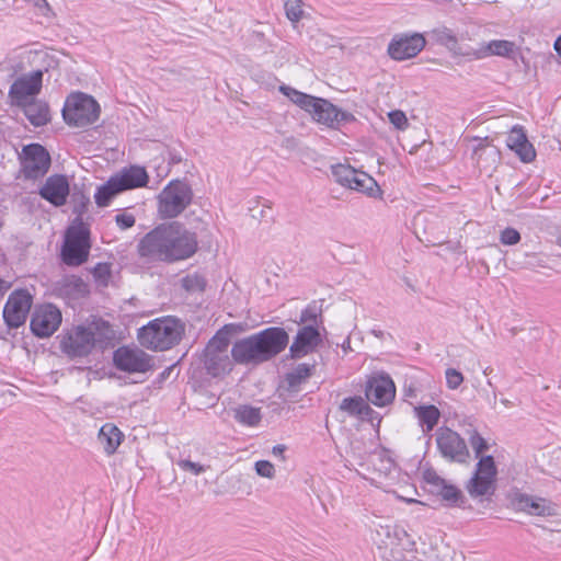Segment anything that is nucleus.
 I'll return each mask as SVG.
<instances>
[{
  "mask_svg": "<svg viewBox=\"0 0 561 561\" xmlns=\"http://www.w3.org/2000/svg\"><path fill=\"white\" fill-rule=\"evenodd\" d=\"M373 333L375 336L377 337H381L383 335V332L382 331H377V330H373Z\"/></svg>",
  "mask_w": 561,
  "mask_h": 561,
  "instance_id": "obj_58",
  "label": "nucleus"
},
{
  "mask_svg": "<svg viewBox=\"0 0 561 561\" xmlns=\"http://www.w3.org/2000/svg\"><path fill=\"white\" fill-rule=\"evenodd\" d=\"M288 341L289 336L283 328L271 327L237 341L230 353L237 364H260L282 353Z\"/></svg>",
  "mask_w": 561,
  "mask_h": 561,
  "instance_id": "obj_1",
  "label": "nucleus"
},
{
  "mask_svg": "<svg viewBox=\"0 0 561 561\" xmlns=\"http://www.w3.org/2000/svg\"><path fill=\"white\" fill-rule=\"evenodd\" d=\"M322 337L317 325H300L289 347L291 358H301L313 353L321 344Z\"/></svg>",
  "mask_w": 561,
  "mask_h": 561,
  "instance_id": "obj_20",
  "label": "nucleus"
},
{
  "mask_svg": "<svg viewBox=\"0 0 561 561\" xmlns=\"http://www.w3.org/2000/svg\"><path fill=\"white\" fill-rule=\"evenodd\" d=\"M347 453L351 454L353 458L358 460V465L363 463L366 451L363 450L362 443L359 440H352L350 443V450Z\"/></svg>",
  "mask_w": 561,
  "mask_h": 561,
  "instance_id": "obj_51",
  "label": "nucleus"
},
{
  "mask_svg": "<svg viewBox=\"0 0 561 561\" xmlns=\"http://www.w3.org/2000/svg\"><path fill=\"white\" fill-rule=\"evenodd\" d=\"M435 440L440 456L451 462L465 463L469 449L465 439L449 427L442 426L435 433Z\"/></svg>",
  "mask_w": 561,
  "mask_h": 561,
  "instance_id": "obj_11",
  "label": "nucleus"
},
{
  "mask_svg": "<svg viewBox=\"0 0 561 561\" xmlns=\"http://www.w3.org/2000/svg\"><path fill=\"white\" fill-rule=\"evenodd\" d=\"M233 358L229 350V339L225 334H216L207 344L204 352V363L207 371L218 377L231 371Z\"/></svg>",
  "mask_w": 561,
  "mask_h": 561,
  "instance_id": "obj_8",
  "label": "nucleus"
},
{
  "mask_svg": "<svg viewBox=\"0 0 561 561\" xmlns=\"http://www.w3.org/2000/svg\"><path fill=\"white\" fill-rule=\"evenodd\" d=\"M437 485L439 488V495L442 499L447 502L449 505H458L462 494L458 488L451 484H447L445 480L437 478Z\"/></svg>",
  "mask_w": 561,
  "mask_h": 561,
  "instance_id": "obj_40",
  "label": "nucleus"
},
{
  "mask_svg": "<svg viewBox=\"0 0 561 561\" xmlns=\"http://www.w3.org/2000/svg\"><path fill=\"white\" fill-rule=\"evenodd\" d=\"M178 466L182 470L190 471V472H192L195 476H198V474L203 473L206 470V468L203 465H201L198 462H193V461L187 460V459L179 460L178 461Z\"/></svg>",
  "mask_w": 561,
  "mask_h": 561,
  "instance_id": "obj_49",
  "label": "nucleus"
},
{
  "mask_svg": "<svg viewBox=\"0 0 561 561\" xmlns=\"http://www.w3.org/2000/svg\"><path fill=\"white\" fill-rule=\"evenodd\" d=\"M113 179L122 192H124L145 186L148 182V174L145 168L134 165L123 169L121 172L113 175Z\"/></svg>",
  "mask_w": 561,
  "mask_h": 561,
  "instance_id": "obj_29",
  "label": "nucleus"
},
{
  "mask_svg": "<svg viewBox=\"0 0 561 561\" xmlns=\"http://www.w3.org/2000/svg\"><path fill=\"white\" fill-rule=\"evenodd\" d=\"M359 172V170H356L351 165L337 164L332 167V174L335 181L345 187L352 186L354 178L357 176Z\"/></svg>",
  "mask_w": 561,
  "mask_h": 561,
  "instance_id": "obj_39",
  "label": "nucleus"
},
{
  "mask_svg": "<svg viewBox=\"0 0 561 561\" xmlns=\"http://www.w3.org/2000/svg\"><path fill=\"white\" fill-rule=\"evenodd\" d=\"M371 465L379 477H389L396 470L394 462L383 451L374 454Z\"/></svg>",
  "mask_w": 561,
  "mask_h": 561,
  "instance_id": "obj_38",
  "label": "nucleus"
},
{
  "mask_svg": "<svg viewBox=\"0 0 561 561\" xmlns=\"http://www.w3.org/2000/svg\"><path fill=\"white\" fill-rule=\"evenodd\" d=\"M113 330L108 322L99 320L88 327L78 325L71 329L61 340V351L69 357H84L89 355L96 343L110 340Z\"/></svg>",
  "mask_w": 561,
  "mask_h": 561,
  "instance_id": "obj_3",
  "label": "nucleus"
},
{
  "mask_svg": "<svg viewBox=\"0 0 561 561\" xmlns=\"http://www.w3.org/2000/svg\"><path fill=\"white\" fill-rule=\"evenodd\" d=\"M284 449H285V448H284V446H282V445H276V446H274V447H273V454H274L275 456H282V455H283V453H284Z\"/></svg>",
  "mask_w": 561,
  "mask_h": 561,
  "instance_id": "obj_54",
  "label": "nucleus"
},
{
  "mask_svg": "<svg viewBox=\"0 0 561 561\" xmlns=\"http://www.w3.org/2000/svg\"><path fill=\"white\" fill-rule=\"evenodd\" d=\"M100 105L90 95L73 93L69 95L62 108L65 122L75 127H84L98 121Z\"/></svg>",
  "mask_w": 561,
  "mask_h": 561,
  "instance_id": "obj_6",
  "label": "nucleus"
},
{
  "mask_svg": "<svg viewBox=\"0 0 561 561\" xmlns=\"http://www.w3.org/2000/svg\"><path fill=\"white\" fill-rule=\"evenodd\" d=\"M122 193V190L114 181L113 176H111L106 183L99 186L95 194L94 201L99 207H106L110 205L111 201Z\"/></svg>",
  "mask_w": 561,
  "mask_h": 561,
  "instance_id": "obj_37",
  "label": "nucleus"
},
{
  "mask_svg": "<svg viewBox=\"0 0 561 561\" xmlns=\"http://www.w3.org/2000/svg\"><path fill=\"white\" fill-rule=\"evenodd\" d=\"M374 540L385 561H414L416 559L415 542L402 527L380 525L376 529Z\"/></svg>",
  "mask_w": 561,
  "mask_h": 561,
  "instance_id": "obj_4",
  "label": "nucleus"
},
{
  "mask_svg": "<svg viewBox=\"0 0 561 561\" xmlns=\"http://www.w3.org/2000/svg\"><path fill=\"white\" fill-rule=\"evenodd\" d=\"M184 333V325L175 318L163 317L150 321L138 330L141 346L153 351H165L176 345Z\"/></svg>",
  "mask_w": 561,
  "mask_h": 561,
  "instance_id": "obj_5",
  "label": "nucleus"
},
{
  "mask_svg": "<svg viewBox=\"0 0 561 561\" xmlns=\"http://www.w3.org/2000/svg\"><path fill=\"white\" fill-rule=\"evenodd\" d=\"M135 221V216L128 213H121L115 216L116 225L123 230L131 228Z\"/></svg>",
  "mask_w": 561,
  "mask_h": 561,
  "instance_id": "obj_50",
  "label": "nucleus"
},
{
  "mask_svg": "<svg viewBox=\"0 0 561 561\" xmlns=\"http://www.w3.org/2000/svg\"><path fill=\"white\" fill-rule=\"evenodd\" d=\"M496 473L497 470L493 457H481L477 463L476 472L467 485L468 493L472 497L493 494Z\"/></svg>",
  "mask_w": 561,
  "mask_h": 561,
  "instance_id": "obj_12",
  "label": "nucleus"
},
{
  "mask_svg": "<svg viewBox=\"0 0 561 561\" xmlns=\"http://www.w3.org/2000/svg\"><path fill=\"white\" fill-rule=\"evenodd\" d=\"M285 13L291 23H298L304 15L302 0H287L285 2Z\"/></svg>",
  "mask_w": 561,
  "mask_h": 561,
  "instance_id": "obj_42",
  "label": "nucleus"
},
{
  "mask_svg": "<svg viewBox=\"0 0 561 561\" xmlns=\"http://www.w3.org/2000/svg\"><path fill=\"white\" fill-rule=\"evenodd\" d=\"M414 415L417 419L423 433L434 430L440 419V411L433 404L414 407Z\"/></svg>",
  "mask_w": 561,
  "mask_h": 561,
  "instance_id": "obj_33",
  "label": "nucleus"
},
{
  "mask_svg": "<svg viewBox=\"0 0 561 561\" xmlns=\"http://www.w3.org/2000/svg\"><path fill=\"white\" fill-rule=\"evenodd\" d=\"M170 261L184 260L193 255L197 249L195 234L182 228L179 224L169 225Z\"/></svg>",
  "mask_w": 561,
  "mask_h": 561,
  "instance_id": "obj_17",
  "label": "nucleus"
},
{
  "mask_svg": "<svg viewBox=\"0 0 561 561\" xmlns=\"http://www.w3.org/2000/svg\"><path fill=\"white\" fill-rule=\"evenodd\" d=\"M193 192L183 181L170 182L158 196V211L162 218H174L191 204Z\"/></svg>",
  "mask_w": 561,
  "mask_h": 561,
  "instance_id": "obj_7",
  "label": "nucleus"
},
{
  "mask_svg": "<svg viewBox=\"0 0 561 561\" xmlns=\"http://www.w3.org/2000/svg\"><path fill=\"white\" fill-rule=\"evenodd\" d=\"M506 145L525 163L531 162L536 158L534 146L528 141L524 128L519 125H515L510 130Z\"/></svg>",
  "mask_w": 561,
  "mask_h": 561,
  "instance_id": "obj_24",
  "label": "nucleus"
},
{
  "mask_svg": "<svg viewBox=\"0 0 561 561\" xmlns=\"http://www.w3.org/2000/svg\"><path fill=\"white\" fill-rule=\"evenodd\" d=\"M469 443L477 457L489 448L486 440L476 431L469 437Z\"/></svg>",
  "mask_w": 561,
  "mask_h": 561,
  "instance_id": "obj_46",
  "label": "nucleus"
},
{
  "mask_svg": "<svg viewBox=\"0 0 561 561\" xmlns=\"http://www.w3.org/2000/svg\"><path fill=\"white\" fill-rule=\"evenodd\" d=\"M348 188L364 193L370 197H376L380 193V188L376 180L364 171H360L354 178L352 186Z\"/></svg>",
  "mask_w": 561,
  "mask_h": 561,
  "instance_id": "obj_35",
  "label": "nucleus"
},
{
  "mask_svg": "<svg viewBox=\"0 0 561 561\" xmlns=\"http://www.w3.org/2000/svg\"><path fill=\"white\" fill-rule=\"evenodd\" d=\"M53 290L65 299H78L88 294L87 284L75 275L62 276L54 283Z\"/></svg>",
  "mask_w": 561,
  "mask_h": 561,
  "instance_id": "obj_27",
  "label": "nucleus"
},
{
  "mask_svg": "<svg viewBox=\"0 0 561 561\" xmlns=\"http://www.w3.org/2000/svg\"><path fill=\"white\" fill-rule=\"evenodd\" d=\"M515 505L519 511L535 516H551L554 514L553 504L542 497L518 494L515 497Z\"/></svg>",
  "mask_w": 561,
  "mask_h": 561,
  "instance_id": "obj_26",
  "label": "nucleus"
},
{
  "mask_svg": "<svg viewBox=\"0 0 561 561\" xmlns=\"http://www.w3.org/2000/svg\"><path fill=\"white\" fill-rule=\"evenodd\" d=\"M171 367L161 373V378H165L171 373Z\"/></svg>",
  "mask_w": 561,
  "mask_h": 561,
  "instance_id": "obj_56",
  "label": "nucleus"
},
{
  "mask_svg": "<svg viewBox=\"0 0 561 561\" xmlns=\"http://www.w3.org/2000/svg\"><path fill=\"white\" fill-rule=\"evenodd\" d=\"M279 91L294 104L306 111L314 122L329 128H339L343 123L355 121L352 113L342 111L325 99L300 92L288 85H280Z\"/></svg>",
  "mask_w": 561,
  "mask_h": 561,
  "instance_id": "obj_2",
  "label": "nucleus"
},
{
  "mask_svg": "<svg viewBox=\"0 0 561 561\" xmlns=\"http://www.w3.org/2000/svg\"><path fill=\"white\" fill-rule=\"evenodd\" d=\"M340 409L352 416H357L363 421L373 422L375 411L362 397H350L342 400Z\"/></svg>",
  "mask_w": 561,
  "mask_h": 561,
  "instance_id": "obj_31",
  "label": "nucleus"
},
{
  "mask_svg": "<svg viewBox=\"0 0 561 561\" xmlns=\"http://www.w3.org/2000/svg\"><path fill=\"white\" fill-rule=\"evenodd\" d=\"M182 286L187 291L199 293L205 289L206 280L197 273L188 274L182 279Z\"/></svg>",
  "mask_w": 561,
  "mask_h": 561,
  "instance_id": "obj_41",
  "label": "nucleus"
},
{
  "mask_svg": "<svg viewBox=\"0 0 561 561\" xmlns=\"http://www.w3.org/2000/svg\"><path fill=\"white\" fill-rule=\"evenodd\" d=\"M39 195L56 207L62 206L69 195V182L65 175L54 174L47 178Z\"/></svg>",
  "mask_w": 561,
  "mask_h": 561,
  "instance_id": "obj_23",
  "label": "nucleus"
},
{
  "mask_svg": "<svg viewBox=\"0 0 561 561\" xmlns=\"http://www.w3.org/2000/svg\"><path fill=\"white\" fill-rule=\"evenodd\" d=\"M30 123L36 127L44 126L50 121L48 104L41 100H33L22 106Z\"/></svg>",
  "mask_w": 561,
  "mask_h": 561,
  "instance_id": "obj_32",
  "label": "nucleus"
},
{
  "mask_svg": "<svg viewBox=\"0 0 561 561\" xmlns=\"http://www.w3.org/2000/svg\"><path fill=\"white\" fill-rule=\"evenodd\" d=\"M500 240L505 245H514L520 241V233L514 228H505L501 232Z\"/></svg>",
  "mask_w": 561,
  "mask_h": 561,
  "instance_id": "obj_48",
  "label": "nucleus"
},
{
  "mask_svg": "<svg viewBox=\"0 0 561 561\" xmlns=\"http://www.w3.org/2000/svg\"><path fill=\"white\" fill-rule=\"evenodd\" d=\"M123 432L113 423H105L99 431L98 442L107 456L116 453L124 440Z\"/></svg>",
  "mask_w": 561,
  "mask_h": 561,
  "instance_id": "obj_30",
  "label": "nucleus"
},
{
  "mask_svg": "<svg viewBox=\"0 0 561 561\" xmlns=\"http://www.w3.org/2000/svg\"><path fill=\"white\" fill-rule=\"evenodd\" d=\"M255 471L263 478L273 479L275 477L274 465L267 460H259L254 465Z\"/></svg>",
  "mask_w": 561,
  "mask_h": 561,
  "instance_id": "obj_47",
  "label": "nucleus"
},
{
  "mask_svg": "<svg viewBox=\"0 0 561 561\" xmlns=\"http://www.w3.org/2000/svg\"><path fill=\"white\" fill-rule=\"evenodd\" d=\"M477 145L473 148L472 158L479 168L488 169L500 160V151L493 146L489 138H473Z\"/></svg>",
  "mask_w": 561,
  "mask_h": 561,
  "instance_id": "obj_28",
  "label": "nucleus"
},
{
  "mask_svg": "<svg viewBox=\"0 0 561 561\" xmlns=\"http://www.w3.org/2000/svg\"><path fill=\"white\" fill-rule=\"evenodd\" d=\"M9 287L10 285L5 280L0 278V299L4 296Z\"/></svg>",
  "mask_w": 561,
  "mask_h": 561,
  "instance_id": "obj_53",
  "label": "nucleus"
},
{
  "mask_svg": "<svg viewBox=\"0 0 561 561\" xmlns=\"http://www.w3.org/2000/svg\"><path fill=\"white\" fill-rule=\"evenodd\" d=\"M446 385L449 389H457L463 381L462 374L455 368H447L445 371Z\"/></svg>",
  "mask_w": 561,
  "mask_h": 561,
  "instance_id": "obj_44",
  "label": "nucleus"
},
{
  "mask_svg": "<svg viewBox=\"0 0 561 561\" xmlns=\"http://www.w3.org/2000/svg\"><path fill=\"white\" fill-rule=\"evenodd\" d=\"M501 402H502L506 408L512 407L511 401H510V400H507V399H502V400H501Z\"/></svg>",
  "mask_w": 561,
  "mask_h": 561,
  "instance_id": "obj_57",
  "label": "nucleus"
},
{
  "mask_svg": "<svg viewBox=\"0 0 561 561\" xmlns=\"http://www.w3.org/2000/svg\"><path fill=\"white\" fill-rule=\"evenodd\" d=\"M317 318H318V314L316 313V311L313 309L308 308L301 312L299 323H301V325H305V324L316 325Z\"/></svg>",
  "mask_w": 561,
  "mask_h": 561,
  "instance_id": "obj_52",
  "label": "nucleus"
},
{
  "mask_svg": "<svg viewBox=\"0 0 561 561\" xmlns=\"http://www.w3.org/2000/svg\"><path fill=\"white\" fill-rule=\"evenodd\" d=\"M554 48H556L557 53L559 54V56L561 57V36L558 37V39L556 41Z\"/></svg>",
  "mask_w": 561,
  "mask_h": 561,
  "instance_id": "obj_55",
  "label": "nucleus"
},
{
  "mask_svg": "<svg viewBox=\"0 0 561 561\" xmlns=\"http://www.w3.org/2000/svg\"><path fill=\"white\" fill-rule=\"evenodd\" d=\"M22 154V172L25 179L37 180L48 172L51 159L42 145H27L23 148Z\"/></svg>",
  "mask_w": 561,
  "mask_h": 561,
  "instance_id": "obj_13",
  "label": "nucleus"
},
{
  "mask_svg": "<svg viewBox=\"0 0 561 561\" xmlns=\"http://www.w3.org/2000/svg\"><path fill=\"white\" fill-rule=\"evenodd\" d=\"M518 51L517 45L512 41L493 39L481 44L479 48L466 50L462 56L470 59H483L491 56L514 58Z\"/></svg>",
  "mask_w": 561,
  "mask_h": 561,
  "instance_id": "obj_22",
  "label": "nucleus"
},
{
  "mask_svg": "<svg viewBox=\"0 0 561 561\" xmlns=\"http://www.w3.org/2000/svg\"><path fill=\"white\" fill-rule=\"evenodd\" d=\"M558 243L561 247V237L559 238Z\"/></svg>",
  "mask_w": 561,
  "mask_h": 561,
  "instance_id": "obj_59",
  "label": "nucleus"
},
{
  "mask_svg": "<svg viewBox=\"0 0 561 561\" xmlns=\"http://www.w3.org/2000/svg\"><path fill=\"white\" fill-rule=\"evenodd\" d=\"M61 323V312L53 305L38 308L31 320V329L36 336H50Z\"/></svg>",
  "mask_w": 561,
  "mask_h": 561,
  "instance_id": "obj_21",
  "label": "nucleus"
},
{
  "mask_svg": "<svg viewBox=\"0 0 561 561\" xmlns=\"http://www.w3.org/2000/svg\"><path fill=\"white\" fill-rule=\"evenodd\" d=\"M32 296L25 289L14 290L8 298L3 308V319L8 327L19 328L22 325L30 312Z\"/></svg>",
  "mask_w": 561,
  "mask_h": 561,
  "instance_id": "obj_18",
  "label": "nucleus"
},
{
  "mask_svg": "<svg viewBox=\"0 0 561 561\" xmlns=\"http://www.w3.org/2000/svg\"><path fill=\"white\" fill-rule=\"evenodd\" d=\"M114 366L127 374H146L153 369V357L139 347L121 346L113 354Z\"/></svg>",
  "mask_w": 561,
  "mask_h": 561,
  "instance_id": "obj_9",
  "label": "nucleus"
},
{
  "mask_svg": "<svg viewBox=\"0 0 561 561\" xmlns=\"http://www.w3.org/2000/svg\"><path fill=\"white\" fill-rule=\"evenodd\" d=\"M92 274L100 286H107L111 279V266L106 263H99L93 268Z\"/></svg>",
  "mask_w": 561,
  "mask_h": 561,
  "instance_id": "obj_43",
  "label": "nucleus"
},
{
  "mask_svg": "<svg viewBox=\"0 0 561 561\" xmlns=\"http://www.w3.org/2000/svg\"><path fill=\"white\" fill-rule=\"evenodd\" d=\"M234 420L245 426H256L262 419L261 410L252 405L242 404L233 409Z\"/></svg>",
  "mask_w": 561,
  "mask_h": 561,
  "instance_id": "obj_36",
  "label": "nucleus"
},
{
  "mask_svg": "<svg viewBox=\"0 0 561 561\" xmlns=\"http://www.w3.org/2000/svg\"><path fill=\"white\" fill-rule=\"evenodd\" d=\"M428 36L431 39H433L435 43L446 47L450 53L455 55H461L465 51L459 50L458 46V38L453 30L446 27V26H438L433 28Z\"/></svg>",
  "mask_w": 561,
  "mask_h": 561,
  "instance_id": "obj_34",
  "label": "nucleus"
},
{
  "mask_svg": "<svg viewBox=\"0 0 561 561\" xmlns=\"http://www.w3.org/2000/svg\"><path fill=\"white\" fill-rule=\"evenodd\" d=\"M388 117H389L390 123L397 129L404 130L409 125L408 118H407L404 112H402L400 110H394V111L389 112Z\"/></svg>",
  "mask_w": 561,
  "mask_h": 561,
  "instance_id": "obj_45",
  "label": "nucleus"
},
{
  "mask_svg": "<svg viewBox=\"0 0 561 561\" xmlns=\"http://www.w3.org/2000/svg\"><path fill=\"white\" fill-rule=\"evenodd\" d=\"M43 72L41 70L32 71L18 78L9 91L12 103L22 107L28 102L36 100L35 96L41 92Z\"/></svg>",
  "mask_w": 561,
  "mask_h": 561,
  "instance_id": "obj_15",
  "label": "nucleus"
},
{
  "mask_svg": "<svg viewBox=\"0 0 561 561\" xmlns=\"http://www.w3.org/2000/svg\"><path fill=\"white\" fill-rule=\"evenodd\" d=\"M89 231L83 226H71L66 233L61 255L67 265L78 266L88 259Z\"/></svg>",
  "mask_w": 561,
  "mask_h": 561,
  "instance_id": "obj_10",
  "label": "nucleus"
},
{
  "mask_svg": "<svg viewBox=\"0 0 561 561\" xmlns=\"http://www.w3.org/2000/svg\"><path fill=\"white\" fill-rule=\"evenodd\" d=\"M365 394L367 400L374 405L379 408L386 407L394 400V382L386 374L371 376L366 382Z\"/></svg>",
  "mask_w": 561,
  "mask_h": 561,
  "instance_id": "obj_19",
  "label": "nucleus"
},
{
  "mask_svg": "<svg viewBox=\"0 0 561 561\" xmlns=\"http://www.w3.org/2000/svg\"><path fill=\"white\" fill-rule=\"evenodd\" d=\"M316 364L301 363L291 368L280 385V389L288 394H296L300 391L301 386L313 375Z\"/></svg>",
  "mask_w": 561,
  "mask_h": 561,
  "instance_id": "obj_25",
  "label": "nucleus"
},
{
  "mask_svg": "<svg viewBox=\"0 0 561 561\" xmlns=\"http://www.w3.org/2000/svg\"><path fill=\"white\" fill-rule=\"evenodd\" d=\"M169 226H162L148 232L139 242L138 251L144 257L159 261H170Z\"/></svg>",
  "mask_w": 561,
  "mask_h": 561,
  "instance_id": "obj_14",
  "label": "nucleus"
},
{
  "mask_svg": "<svg viewBox=\"0 0 561 561\" xmlns=\"http://www.w3.org/2000/svg\"><path fill=\"white\" fill-rule=\"evenodd\" d=\"M426 45L421 33L397 34L388 45V55L393 60H405L415 57Z\"/></svg>",
  "mask_w": 561,
  "mask_h": 561,
  "instance_id": "obj_16",
  "label": "nucleus"
}]
</instances>
